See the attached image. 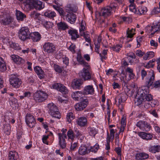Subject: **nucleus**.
Instances as JSON below:
<instances>
[{
    "instance_id": "1",
    "label": "nucleus",
    "mask_w": 160,
    "mask_h": 160,
    "mask_svg": "<svg viewBox=\"0 0 160 160\" xmlns=\"http://www.w3.org/2000/svg\"><path fill=\"white\" fill-rule=\"evenodd\" d=\"M149 90L148 87L143 86L138 90L135 96L134 101L135 104L139 106L142 104L144 100L145 95L149 93Z\"/></svg>"
},
{
    "instance_id": "2",
    "label": "nucleus",
    "mask_w": 160,
    "mask_h": 160,
    "mask_svg": "<svg viewBox=\"0 0 160 160\" xmlns=\"http://www.w3.org/2000/svg\"><path fill=\"white\" fill-rule=\"evenodd\" d=\"M116 7V4H111L102 8L100 12V15L105 18L109 16L112 14V11H115Z\"/></svg>"
},
{
    "instance_id": "3",
    "label": "nucleus",
    "mask_w": 160,
    "mask_h": 160,
    "mask_svg": "<svg viewBox=\"0 0 160 160\" xmlns=\"http://www.w3.org/2000/svg\"><path fill=\"white\" fill-rule=\"evenodd\" d=\"M67 131L66 129L62 128L61 131L62 133L59 132L58 134V144L60 147L62 149L66 147V142L65 139L67 138L66 132Z\"/></svg>"
},
{
    "instance_id": "4",
    "label": "nucleus",
    "mask_w": 160,
    "mask_h": 160,
    "mask_svg": "<svg viewBox=\"0 0 160 160\" xmlns=\"http://www.w3.org/2000/svg\"><path fill=\"white\" fill-rule=\"evenodd\" d=\"M18 33L19 38L22 41L29 38L30 35L29 30L27 27H22L18 30Z\"/></svg>"
},
{
    "instance_id": "5",
    "label": "nucleus",
    "mask_w": 160,
    "mask_h": 160,
    "mask_svg": "<svg viewBox=\"0 0 160 160\" xmlns=\"http://www.w3.org/2000/svg\"><path fill=\"white\" fill-rule=\"evenodd\" d=\"M48 108L49 113L52 117L58 119L61 118L60 113L58 111V109L55 104L53 103H50L48 104Z\"/></svg>"
},
{
    "instance_id": "6",
    "label": "nucleus",
    "mask_w": 160,
    "mask_h": 160,
    "mask_svg": "<svg viewBox=\"0 0 160 160\" xmlns=\"http://www.w3.org/2000/svg\"><path fill=\"white\" fill-rule=\"evenodd\" d=\"M48 96L46 92L41 90L34 94L33 98L36 102H40L44 101L47 99Z\"/></svg>"
},
{
    "instance_id": "7",
    "label": "nucleus",
    "mask_w": 160,
    "mask_h": 160,
    "mask_svg": "<svg viewBox=\"0 0 160 160\" xmlns=\"http://www.w3.org/2000/svg\"><path fill=\"white\" fill-rule=\"evenodd\" d=\"M89 67H86L87 68H83L82 71L79 73V76L82 78L85 81L93 80L94 79L93 75L89 71Z\"/></svg>"
},
{
    "instance_id": "8",
    "label": "nucleus",
    "mask_w": 160,
    "mask_h": 160,
    "mask_svg": "<svg viewBox=\"0 0 160 160\" xmlns=\"http://www.w3.org/2000/svg\"><path fill=\"white\" fill-rule=\"evenodd\" d=\"M27 3L37 10H40L44 7V4H43L42 2L38 0H27Z\"/></svg>"
},
{
    "instance_id": "9",
    "label": "nucleus",
    "mask_w": 160,
    "mask_h": 160,
    "mask_svg": "<svg viewBox=\"0 0 160 160\" xmlns=\"http://www.w3.org/2000/svg\"><path fill=\"white\" fill-rule=\"evenodd\" d=\"M148 78H147L145 81L146 86L149 88L152 86L153 82L155 80V74L154 71L152 70H150L149 72L148 71Z\"/></svg>"
},
{
    "instance_id": "10",
    "label": "nucleus",
    "mask_w": 160,
    "mask_h": 160,
    "mask_svg": "<svg viewBox=\"0 0 160 160\" xmlns=\"http://www.w3.org/2000/svg\"><path fill=\"white\" fill-rule=\"evenodd\" d=\"M43 47L44 52L48 54L52 53L56 50L55 45L49 42H45L43 45Z\"/></svg>"
},
{
    "instance_id": "11",
    "label": "nucleus",
    "mask_w": 160,
    "mask_h": 160,
    "mask_svg": "<svg viewBox=\"0 0 160 160\" xmlns=\"http://www.w3.org/2000/svg\"><path fill=\"white\" fill-rule=\"evenodd\" d=\"M9 81L11 85L16 88H19L22 83L21 80L15 75H11Z\"/></svg>"
},
{
    "instance_id": "12",
    "label": "nucleus",
    "mask_w": 160,
    "mask_h": 160,
    "mask_svg": "<svg viewBox=\"0 0 160 160\" xmlns=\"http://www.w3.org/2000/svg\"><path fill=\"white\" fill-rule=\"evenodd\" d=\"M125 96V95L121 94L118 95L115 98V102L118 101V107L121 112L123 111V103L126 99L125 98H124Z\"/></svg>"
},
{
    "instance_id": "13",
    "label": "nucleus",
    "mask_w": 160,
    "mask_h": 160,
    "mask_svg": "<svg viewBox=\"0 0 160 160\" xmlns=\"http://www.w3.org/2000/svg\"><path fill=\"white\" fill-rule=\"evenodd\" d=\"M25 121L27 124L30 128H33L35 125V119L33 115L30 113H27L26 114Z\"/></svg>"
},
{
    "instance_id": "14",
    "label": "nucleus",
    "mask_w": 160,
    "mask_h": 160,
    "mask_svg": "<svg viewBox=\"0 0 160 160\" xmlns=\"http://www.w3.org/2000/svg\"><path fill=\"white\" fill-rule=\"evenodd\" d=\"M88 104V99H84L81 101L77 103L75 105V108L77 111H79L83 110L86 107Z\"/></svg>"
},
{
    "instance_id": "15",
    "label": "nucleus",
    "mask_w": 160,
    "mask_h": 160,
    "mask_svg": "<svg viewBox=\"0 0 160 160\" xmlns=\"http://www.w3.org/2000/svg\"><path fill=\"white\" fill-rule=\"evenodd\" d=\"M13 22V18L10 15H8L4 17L0 20V23L3 25H11Z\"/></svg>"
},
{
    "instance_id": "16",
    "label": "nucleus",
    "mask_w": 160,
    "mask_h": 160,
    "mask_svg": "<svg viewBox=\"0 0 160 160\" xmlns=\"http://www.w3.org/2000/svg\"><path fill=\"white\" fill-rule=\"evenodd\" d=\"M77 60L79 64L83 66L88 68L89 67L88 63L86 62L83 59L80 52H78L77 53Z\"/></svg>"
},
{
    "instance_id": "17",
    "label": "nucleus",
    "mask_w": 160,
    "mask_h": 160,
    "mask_svg": "<svg viewBox=\"0 0 160 160\" xmlns=\"http://www.w3.org/2000/svg\"><path fill=\"white\" fill-rule=\"evenodd\" d=\"M65 17L66 20L71 24H73L77 19L76 15L72 13H68L65 15Z\"/></svg>"
},
{
    "instance_id": "18",
    "label": "nucleus",
    "mask_w": 160,
    "mask_h": 160,
    "mask_svg": "<svg viewBox=\"0 0 160 160\" xmlns=\"http://www.w3.org/2000/svg\"><path fill=\"white\" fill-rule=\"evenodd\" d=\"M77 124L81 127H84L86 126L87 124V120L85 117H79L76 121Z\"/></svg>"
},
{
    "instance_id": "19",
    "label": "nucleus",
    "mask_w": 160,
    "mask_h": 160,
    "mask_svg": "<svg viewBox=\"0 0 160 160\" xmlns=\"http://www.w3.org/2000/svg\"><path fill=\"white\" fill-rule=\"evenodd\" d=\"M11 57L12 60L17 64H22L25 62L24 59L17 55H12Z\"/></svg>"
},
{
    "instance_id": "20",
    "label": "nucleus",
    "mask_w": 160,
    "mask_h": 160,
    "mask_svg": "<svg viewBox=\"0 0 160 160\" xmlns=\"http://www.w3.org/2000/svg\"><path fill=\"white\" fill-rule=\"evenodd\" d=\"M102 40V37L99 35L97 38L94 40V43L95 45V50L98 53H99V50L100 46V42Z\"/></svg>"
},
{
    "instance_id": "21",
    "label": "nucleus",
    "mask_w": 160,
    "mask_h": 160,
    "mask_svg": "<svg viewBox=\"0 0 160 160\" xmlns=\"http://www.w3.org/2000/svg\"><path fill=\"white\" fill-rule=\"evenodd\" d=\"M84 93L86 95H92L94 93V90L92 85H88L85 86L83 89Z\"/></svg>"
},
{
    "instance_id": "22",
    "label": "nucleus",
    "mask_w": 160,
    "mask_h": 160,
    "mask_svg": "<svg viewBox=\"0 0 160 160\" xmlns=\"http://www.w3.org/2000/svg\"><path fill=\"white\" fill-rule=\"evenodd\" d=\"M34 70L40 78L42 79L44 78L45 73L41 67L36 66L34 68Z\"/></svg>"
},
{
    "instance_id": "23",
    "label": "nucleus",
    "mask_w": 160,
    "mask_h": 160,
    "mask_svg": "<svg viewBox=\"0 0 160 160\" xmlns=\"http://www.w3.org/2000/svg\"><path fill=\"white\" fill-rule=\"evenodd\" d=\"M149 155L144 152L137 153L135 155V158L138 160H144L148 158Z\"/></svg>"
},
{
    "instance_id": "24",
    "label": "nucleus",
    "mask_w": 160,
    "mask_h": 160,
    "mask_svg": "<svg viewBox=\"0 0 160 160\" xmlns=\"http://www.w3.org/2000/svg\"><path fill=\"white\" fill-rule=\"evenodd\" d=\"M30 16L32 18L34 19H38L41 22L42 21V20L43 18H45L44 16L41 15L40 14L35 11L32 12L30 14Z\"/></svg>"
},
{
    "instance_id": "25",
    "label": "nucleus",
    "mask_w": 160,
    "mask_h": 160,
    "mask_svg": "<svg viewBox=\"0 0 160 160\" xmlns=\"http://www.w3.org/2000/svg\"><path fill=\"white\" fill-rule=\"evenodd\" d=\"M82 84V81L80 79H75L72 82L71 85L73 88H78Z\"/></svg>"
},
{
    "instance_id": "26",
    "label": "nucleus",
    "mask_w": 160,
    "mask_h": 160,
    "mask_svg": "<svg viewBox=\"0 0 160 160\" xmlns=\"http://www.w3.org/2000/svg\"><path fill=\"white\" fill-rule=\"evenodd\" d=\"M16 15L17 20L19 22L23 21L24 19L26 17V16L25 14L17 10H16Z\"/></svg>"
},
{
    "instance_id": "27",
    "label": "nucleus",
    "mask_w": 160,
    "mask_h": 160,
    "mask_svg": "<svg viewBox=\"0 0 160 160\" xmlns=\"http://www.w3.org/2000/svg\"><path fill=\"white\" fill-rule=\"evenodd\" d=\"M138 134L139 136L143 139L147 140L151 139L152 137V135L150 133L143 132H139Z\"/></svg>"
},
{
    "instance_id": "28",
    "label": "nucleus",
    "mask_w": 160,
    "mask_h": 160,
    "mask_svg": "<svg viewBox=\"0 0 160 160\" xmlns=\"http://www.w3.org/2000/svg\"><path fill=\"white\" fill-rule=\"evenodd\" d=\"M68 33L71 36V39L72 40H75L79 37V36L76 30H69Z\"/></svg>"
},
{
    "instance_id": "29",
    "label": "nucleus",
    "mask_w": 160,
    "mask_h": 160,
    "mask_svg": "<svg viewBox=\"0 0 160 160\" xmlns=\"http://www.w3.org/2000/svg\"><path fill=\"white\" fill-rule=\"evenodd\" d=\"M41 22L42 24L47 29H49L52 27L53 23L46 20L45 18H43Z\"/></svg>"
},
{
    "instance_id": "30",
    "label": "nucleus",
    "mask_w": 160,
    "mask_h": 160,
    "mask_svg": "<svg viewBox=\"0 0 160 160\" xmlns=\"http://www.w3.org/2000/svg\"><path fill=\"white\" fill-rule=\"evenodd\" d=\"M148 151L149 152L153 153H155L157 152H159L160 151V145L150 146L148 148Z\"/></svg>"
},
{
    "instance_id": "31",
    "label": "nucleus",
    "mask_w": 160,
    "mask_h": 160,
    "mask_svg": "<svg viewBox=\"0 0 160 160\" xmlns=\"http://www.w3.org/2000/svg\"><path fill=\"white\" fill-rule=\"evenodd\" d=\"M31 37L32 40L34 42H38L41 38V35L38 32H33L32 34Z\"/></svg>"
},
{
    "instance_id": "32",
    "label": "nucleus",
    "mask_w": 160,
    "mask_h": 160,
    "mask_svg": "<svg viewBox=\"0 0 160 160\" xmlns=\"http://www.w3.org/2000/svg\"><path fill=\"white\" fill-rule=\"evenodd\" d=\"M78 153L79 155H83L88 153L87 147L85 145H81L78 150Z\"/></svg>"
},
{
    "instance_id": "33",
    "label": "nucleus",
    "mask_w": 160,
    "mask_h": 160,
    "mask_svg": "<svg viewBox=\"0 0 160 160\" xmlns=\"http://www.w3.org/2000/svg\"><path fill=\"white\" fill-rule=\"evenodd\" d=\"M57 26L58 29L60 31L65 30L68 28V25L64 22H60L57 23Z\"/></svg>"
},
{
    "instance_id": "34",
    "label": "nucleus",
    "mask_w": 160,
    "mask_h": 160,
    "mask_svg": "<svg viewBox=\"0 0 160 160\" xmlns=\"http://www.w3.org/2000/svg\"><path fill=\"white\" fill-rule=\"evenodd\" d=\"M8 157L9 160H16L19 158L18 153L15 151H10Z\"/></svg>"
},
{
    "instance_id": "35",
    "label": "nucleus",
    "mask_w": 160,
    "mask_h": 160,
    "mask_svg": "<svg viewBox=\"0 0 160 160\" xmlns=\"http://www.w3.org/2000/svg\"><path fill=\"white\" fill-rule=\"evenodd\" d=\"M147 9L146 7L143 6H139L137 8V13L138 14H145L147 12Z\"/></svg>"
},
{
    "instance_id": "36",
    "label": "nucleus",
    "mask_w": 160,
    "mask_h": 160,
    "mask_svg": "<svg viewBox=\"0 0 160 160\" xmlns=\"http://www.w3.org/2000/svg\"><path fill=\"white\" fill-rule=\"evenodd\" d=\"M6 70V63L3 58L0 57V71L4 72Z\"/></svg>"
},
{
    "instance_id": "37",
    "label": "nucleus",
    "mask_w": 160,
    "mask_h": 160,
    "mask_svg": "<svg viewBox=\"0 0 160 160\" xmlns=\"http://www.w3.org/2000/svg\"><path fill=\"white\" fill-rule=\"evenodd\" d=\"M67 136L68 140H71L73 141L75 138V136L74 135L73 131L71 129H69L67 132Z\"/></svg>"
},
{
    "instance_id": "38",
    "label": "nucleus",
    "mask_w": 160,
    "mask_h": 160,
    "mask_svg": "<svg viewBox=\"0 0 160 160\" xmlns=\"http://www.w3.org/2000/svg\"><path fill=\"white\" fill-rule=\"evenodd\" d=\"M115 131L113 129H111L110 130V135H109L108 132L107 133V139L108 140H113L114 137V134Z\"/></svg>"
},
{
    "instance_id": "39",
    "label": "nucleus",
    "mask_w": 160,
    "mask_h": 160,
    "mask_svg": "<svg viewBox=\"0 0 160 160\" xmlns=\"http://www.w3.org/2000/svg\"><path fill=\"white\" fill-rule=\"evenodd\" d=\"M88 131L89 135L91 136L94 137L98 132V130L94 127H89Z\"/></svg>"
},
{
    "instance_id": "40",
    "label": "nucleus",
    "mask_w": 160,
    "mask_h": 160,
    "mask_svg": "<svg viewBox=\"0 0 160 160\" xmlns=\"http://www.w3.org/2000/svg\"><path fill=\"white\" fill-rule=\"evenodd\" d=\"M53 7L55 10L58 12L60 16H64V12L62 8L57 5H53Z\"/></svg>"
},
{
    "instance_id": "41",
    "label": "nucleus",
    "mask_w": 160,
    "mask_h": 160,
    "mask_svg": "<svg viewBox=\"0 0 160 160\" xmlns=\"http://www.w3.org/2000/svg\"><path fill=\"white\" fill-rule=\"evenodd\" d=\"M44 15L50 18H52L56 16V13L54 11H48L44 13Z\"/></svg>"
},
{
    "instance_id": "42",
    "label": "nucleus",
    "mask_w": 160,
    "mask_h": 160,
    "mask_svg": "<svg viewBox=\"0 0 160 160\" xmlns=\"http://www.w3.org/2000/svg\"><path fill=\"white\" fill-rule=\"evenodd\" d=\"M135 29L132 28L130 29L129 28H128L127 32V37L128 38H132L135 34Z\"/></svg>"
},
{
    "instance_id": "43",
    "label": "nucleus",
    "mask_w": 160,
    "mask_h": 160,
    "mask_svg": "<svg viewBox=\"0 0 160 160\" xmlns=\"http://www.w3.org/2000/svg\"><path fill=\"white\" fill-rule=\"evenodd\" d=\"M152 88H155L160 91V80L155 81L151 86Z\"/></svg>"
},
{
    "instance_id": "44",
    "label": "nucleus",
    "mask_w": 160,
    "mask_h": 160,
    "mask_svg": "<svg viewBox=\"0 0 160 160\" xmlns=\"http://www.w3.org/2000/svg\"><path fill=\"white\" fill-rule=\"evenodd\" d=\"M74 118V116L72 112H69L68 113L67 115L66 119L67 121L70 123L72 121Z\"/></svg>"
},
{
    "instance_id": "45",
    "label": "nucleus",
    "mask_w": 160,
    "mask_h": 160,
    "mask_svg": "<svg viewBox=\"0 0 160 160\" xmlns=\"http://www.w3.org/2000/svg\"><path fill=\"white\" fill-rule=\"evenodd\" d=\"M53 68L55 71L58 73H61L63 70V68L57 64H54Z\"/></svg>"
},
{
    "instance_id": "46",
    "label": "nucleus",
    "mask_w": 160,
    "mask_h": 160,
    "mask_svg": "<svg viewBox=\"0 0 160 160\" xmlns=\"http://www.w3.org/2000/svg\"><path fill=\"white\" fill-rule=\"evenodd\" d=\"M99 148V146L98 144L97 143L94 146L91 147L90 150V151L95 153L97 151Z\"/></svg>"
},
{
    "instance_id": "47",
    "label": "nucleus",
    "mask_w": 160,
    "mask_h": 160,
    "mask_svg": "<svg viewBox=\"0 0 160 160\" xmlns=\"http://www.w3.org/2000/svg\"><path fill=\"white\" fill-rule=\"evenodd\" d=\"M143 128L144 129H142V130L145 131H148L151 129V127L150 124L146 122H144Z\"/></svg>"
},
{
    "instance_id": "48",
    "label": "nucleus",
    "mask_w": 160,
    "mask_h": 160,
    "mask_svg": "<svg viewBox=\"0 0 160 160\" xmlns=\"http://www.w3.org/2000/svg\"><path fill=\"white\" fill-rule=\"evenodd\" d=\"M72 98L75 100H78L80 99L79 95L78 93H77V91L73 92L71 94Z\"/></svg>"
},
{
    "instance_id": "49",
    "label": "nucleus",
    "mask_w": 160,
    "mask_h": 160,
    "mask_svg": "<svg viewBox=\"0 0 160 160\" xmlns=\"http://www.w3.org/2000/svg\"><path fill=\"white\" fill-rule=\"evenodd\" d=\"M144 121H140L137 122L136 126L138 127L141 130L143 129V126H144Z\"/></svg>"
},
{
    "instance_id": "50",
    "label": "nucleus",
    "mask_w": 160,
    "mask_h": 160,
    "mask_svg": "<svg viewBox=\"0 0 160 160\" xmlns=\"http://www.w3.org/2000/svg\"><path fill=\"white\" fill-rule=\"evenodd\" d=\"M58 91L65 94L67 93L68 92L66 87L62 84H61Z\"/></svg>"
},
{
    "instance_id": "51",
    "label": "nucleus",
    "mask_w": 160,
    "mask_h": 160,
    "mask_svg": "<svg viewBox=\"0 0 160 160\" xmlns=\"http://www.w3.org/2000/svg\"><path fill=\"white\" fill-rule=\"evenodd\" d=\"M122 45L117 44L113 46L112 48L113 51L116 52H118L119 51L120 48L122 47Z\"/></svg>"
},
{
    "instance_id": "52",
    "label": "nucleus",
    "mask_w": 160,
    "mask_h": 160,
    "mask_svg": "<svg viewBox=\"0 0 160 160\" xmlns=\"http://www.w3.org/2000/svg\"><path fill=\"white\" fill-rule=\"evenodd\" d=\"M129 9L131 11L134 12L135 13H137V9L136 8L134 4H130L129 5Z\"/></svg>"
},
{
    "instance_id": "53",
    "label": "nucleus",
    "mask_w": 160,
    "mask_h": 160,
    "mask_svg": "<svg viewBox=\"0 0 160 160\" xmlns=\"http://www.w3.org/2000/svg\"><path fill=\"white\" fill-rule=\"evenodd\" d=\"M153 28V26H147L145 29L146 32L147 33V34H149L150 32H152Z\"/></svg>"
},
{
    "instance_id": "54",
    "label": "nucleus",
    "mask_w": 160,
    "mask_h": 160,
    "mask_svg": "<svg viewBox=\"0 0 160 160\" xmlns=\"http://www.w3.org/2000/svg\"><path fill=\"white\" fill-rule=\"evenodd\" d=\"M152 96L150 94L148 93L146 95H145V97H144V98L147 101H150L152 99Z\"/></svg>"
},
{
    "instance_id": "55",
    "label": "nucleus",
    "mask_w": 160,
    "mask_h": 160,
    "mask_svg": "<svg viewBox=\"0 0 160 160\" xmlns=\"http://www.w3.org/2000/svg\"><path fill=\"white\" fill-rule=\"evenodd\" d=\"M140 73L142 79H143L144 78L146 77L147 75V72L144 69L141 70Z\"/></svg>"
},
{
    "instance_id": "56",
    "label": "nucleus",
    "mask_w": 160,
    "mask_h": 160,
    "mask_svg": "<svg viewBox=\"0 0 160 160\" xmlns=\"http://www.w3.org/2000/svg\"><path fill=\"white\" fill-rule=\"evenodd\" d=\"M78 143L75 142L72 143H71V145L70 147V149L72 151H74L77 149L78 146Z\"/></svg>"
},
{
    "instance_id": "57",
    "label": "nucleus",
    "mask_w": 160,
    "mask_h": 160,
    "mask_svg": "<svg viewBox=\"0 0 160 160\" xmlns=\"http://www.w3.org/2000/svg\"><path fill=\"white\" fill-rule=\"evenodd\" d=\"M11 127L9 125H5L4 126V132H7V134H9L10 132Z\"/></svg>"
},
{
    "instance_id": "58",
    "label": "nucleus",
    "mask_w": 160,
    "mask_h": 160,
    "mask_svg": "<svg viewBox=\"0 0 160 160\" xmlns=\"http://www.w3.org/2000/svg\"><path fill=\"white\" fill-rule=\"evenodd\" d=\"M11 45L12 48L16 50L20 49V48L18 44L13 43Z\"/></svg>"
},
{
    "instance_id": "59",
    "label": "nucleus",
    "mask_w": 160,
    "mask_h": 160,
    "mask_svg": "<svg viewBox=\"0 0 160 160\" xmlns=\"http://www.w3.org/2000/svg\"><path fill=\"white\" fill-rule=\"evenodd\" d=\"M65 9L66 12L68 13L73 10V8L70 5H68L65 8Z\"/></svg>"
},
{
    "instance_id": "60",
    "label": "nucleus",
    "mask_w": 160,
    "mask_h": 160,
    "mask_svg": "<svg viewBox=\"0 0 160 160\" xmlns=\"http://www.w3.org/2000/svg\"><path fill=\"white\" fill-rule=\"evenodd\" d=\"M160 12V8L156 7L154 8L152 11V13L153 14H156Z\"/></svg>"
},
{
    "instance_id": "61",
    "label": "nucleus",
    "mask_w": 160,
    "mask_h": 160,
    "mask_svg": "<svg viewBox=\"0 0 160 160\" xmlns=\"http://www.w3.org/2000/svg\"><path fill=\"white\" fill-rule=\"evenodd\" d=\"M83 36L85 39L86 41L87 42L89 43H90L91 40L89 34H84Z\"/></svg>"
},
{
    "instance_id": "62",
    "label": "nucleus",
    "mask_w": 160,
    "mask_h": 160,
    "mask_svg": "<svg viewBox=\"0 0 160 160\" xmlns=\"http://www.w3.org/2000/svg\"><path fill=\"white\" fill-rule=\"evenodd\" d=\"M144 52H142L140 50H138L136 52V54L139 57H142L144 54Z\"/></svg>"
},
{
    "instance_id": "63",
    "label": "nucleus",
    "mask_w": 160,
    "mask_h": 160,
    "mask_svg": "<svg viewBox=\"0 0 160 160\" xmlns=\"http://www.w3.org/2000/svg\"><path fill=\"white\" fill-rule=\"evenodd\" d=\"M61 85V84L58 83H56L53 84L52 87L53 89H57V90H59V88Z\"/></svg>"
},
{
    "instance_id": "64",
    "label": "nucleus",
    "mask_w": 160,
    "mask_h": 160,
    "mask_svg": "<svg viewBox=\"0 0 160 160\" xmlns=\"http://www.w3.org/2000/svg\"><path fill=\"white\" fill-rule=\"evenodd\" d=\"M76 46L75 45L72 44L69 47V49L70 51L73 53L75 52Z\"/></svg>"
}]
</instances>
